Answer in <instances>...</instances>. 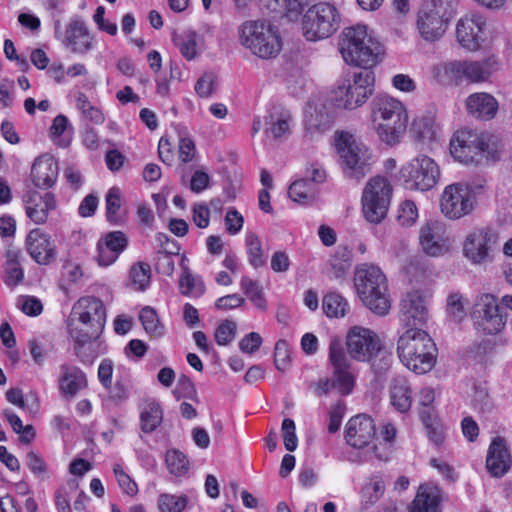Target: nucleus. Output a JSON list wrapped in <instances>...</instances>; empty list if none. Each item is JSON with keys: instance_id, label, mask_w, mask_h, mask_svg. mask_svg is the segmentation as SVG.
Returning <instances> with one entry per match:
<instances>
[{"instance_id": "43", "label": "nucleus", "mask_w": 512, "mask_h": 512, "mask_svg": "<svg viewBox=\"0 0 512 512\" xmlns=\"http://www.w3.org/2000/svg\"><path fill=\"white\" fill-rule=\"evenodd\" d=\"M139 320L149 335L160 337L164 334V326L160 323L158 314L152 307H143L139 314Z\"/></svg>"}, {"instance_id": "15", "label": "nucleus", "mask_w": 512, "mask_h": 512, "mask_svg": "<svg viewBox=\"0 0 512 512\" xmlns=\"http://www.w3.org/2000/svg\"><path fill=\"white\" fill-rule=\"evenodd\" d=\"M498 242L497 233L489 227L476 228L465 237L463 255L474 265L493 260V247Z\"/></svg>"}, {"instance_id": "41", "label": "nucleus", "mask_w": 512, "mask_h": 512, "mask_svg": "<svg viewBox=\"0 0 512 512\" xmlns=\"http://www.w3.org/2000/svg\"><path fill=\"white\" fill-rule=\"evenodd\" d=\"M162 410L154 401L148 402L140 414L141 429L146 433L154 431L162 422Z\"/></svg>"}, {"instance_id": "34", "label": "nucleus", "mask_w": 512, "mask_h": 512, "mask_svg": "<svg viewBox=\"0 0 512 512\" xmlns=\"http://www.w3.org/2000/svg\"><path fill=\"white\" fill-rule=\"evenodd\" d=\"M59 389L66 397H74L87 386L85 373L76 366L62 365Z\"/></svg>"}, {"instance_id": "39", "label": "nucleus", "mask_w": 512, "mask_h": 512, "mask_svg": "<svg viewBox=\"0 0 512 512\" xmlns=\"http://www.w3.org/2000/svg\"><path fill=\"white\" fill-rule=\"evenodd\" d=\"M20 252L10 250L7 252L5 263L4 282L11 287L18 285L24 277V272L20 264Z\"/></svg>"}, {"instance_id": "64", "label": "nucleus", "mask_w": 512, "mask_h": 512, "mask_svg": "<svg viewBox=\"0 0 512 512\" xmlns=\"http://www.w3.org/2000/svg\"><path fill=\"white\" fill-rule=\"evenodd\" d=\"M110 249L119 255L127 246V239L123 232L115 231L108 233L102 240Z\"/></svg>"}, {"instance_id": "55", "label": "nucleus", "mask_w": 512, "mask_h": 512, "mask_svg": "<svg viewBox=\"0 0 512 512\" xmlns=\"http://www.w3.org/2000/svg\"><path fill=\"white\" fill-rule=\"evenodd\" d=\"M113 472L117 482L123 492L129 496H134L138 492V486L134 480L123 470L119 464L113 466Z\"/></svg>"}, {"instance_id": "25", "label": "nucleus", "mask_w": 512, "mask_h": 512, "mask_svg": "<svg viewBox=\"0 0 512 512\" xmlns=\"http://www.w3.org/2000/svg\"><path fill=\"white\" fill-rule=\"evenodd\" d=\"M56 208V200L52 193L40 194L31 192L25 198L26 214L35 224H44L49 212Z\"/></svg>"}, {"instance_id": "54", "label": "nucleus", "mask_w": 512, "mask_h": 512, "mask_svg": "<svg viewBox=\"0 0 512 512\" xmlns=\"http://www.w3.org/2000/svg\"><path fill=\"white\" fill-rule=\"evenodd\" d=\"M130 278L136 289L144 290L150 282V266L144 263L134 265L130 271Z\"/></svg>"}, {"instance_id": "58", "label": "nucleus", "mask_w": 512, "mask_h": 512, "mask_svg": "<svg viewBox=\"0 0 512 512\" xmlns=\"http://www.w3.org/2000/svg\"><path fill=\"white\" fill-rule=\"evenodd\" d=\"M295 423L292 419L286 418L282 422V433L284 446L288 451H294L297 448L298 439L295 433Z\"/></svg>"}, {"instance_id": "6", "label": "nucleus", "mask_w": 512, "mask_h": 512, "mask_svg": "<svg viewBox=\"0 0 512 512\" xmlns=\"http://www.w3.org/2000/svg\"><path fill=\"white\" fill-rule=\"evenodd\" d=\"M450 153L464 164L479 163L484 157L491 160L498 158L496 145L490 135L470 129H462L454 134L450 141Z\"/></svg>"}, {"instance_id": "40", "label": "nucleus", "mask_w": 512, "mask_h": 512, "mask_svg": "<svg viewBox=\"0 0 512 512\" xmlns=\"http://www.w3.org/2000/svg\"><path fill=\"white\" fill-rule=\"evenodd\" d=\"M271 12L285 13L287 17L297 16L306 5V0H259Z\"/></svg>"}, {"instance_id": "57", "label": "nucleus", "mask_w": 512, "mask_h": 512, "mask_svg": "<svg viewBox=\"0 0 512 512\" xmlns=\"http://www.w3.org/2000/svg\"><path fill=\"white\" fill-rule=\"evenodd\" d=\"M290 363V351L284 340H279L275 345L274 364L279 371H285Z\"/></svg>"}, {"instance_id": "10", "label": "nucleus", "mask_w": 512, "mask_h": 512, "mask_svg": "<svg viewBox=\"0 0 512 512\" xmlns=\"http://www.w3.org/2000/svg\"><path fill=\"white\" fill-rule=\"evenodd\" d=\"M340 16L337 9L327 2L310 7L302 18V32L309 41H318L330 37L337 31Z\"/></svg>"}, {"instance_id": "47", "label": "nucleus", "mask_w": 512, "mask_h": 512, "mask_svg": "<svg viewBox=\"0 0 512 512\" xmlns=\"http://www.w3.org/2000/svg\"><path fill=\"white\" fill-rule=\"evenodd\" d=\"M385 483L380 475L371 476L362 489V496L366 504L376 503L384 494Z\"/></svg>"}, {"instance_id": "45", "label": "nucleus", "mask_w": 512, "mask_h": 512, "mask_svg": "<svg viewBox=\"0 0 512 512\" xmlns=\"http://www.w3.org/2000/svg\"><path fill=\"white\" fill-rule=\"evenodd\" d=\"M165 462L169 472L176 477L186 475L189 470L187 457L177 449H171L166 452Z\"/></svg>"}, {"instance_id": "38", "label": "nucleus", "mask_w": 512, "mask_h": 512, "mask_svg": "<svg viewBox=\"0 0 512 512\" xmlns=\"http://www.w3.org/2000/svg\"><path fill=\"white\" fill-rule=\"evenodd\" d=\"M322 309L328 317L340 318L348 313L349 304L340 294L330 292L323 297Z\"/></svg>"}, {"instance_id": "21", "label": "nucleus", "mask_w": 512, "mask_h": 512, "mask_svg": "<svg viewBox=\"0 0 512 512\" xmlns=\"http://www.w3.org/2000/svg\"><path fill=\"white\" fill-rule=\"evenodd\" d=\"M30 257L39 265H50L56 261L57 249L51 236L40 229L31 230L25 241Z\"/></svg>"}, {"instance_id": "9", "label": "nucleus", "mask_w": 512, "mask_h": 512, "mask_svg": "<svg viewBox=\"0 0 512 512\" xmlns=\"http://www.w3.org/2000/svg\"><path fill=\"white\" fill-rule=\"evenodd\" d=\"M375 76L371 70L354 73L331 92V101L340 109L354 110L362 106L374 91Z\"/></svg>"}, {"instance_id": "48", "label": "nucleus", "mask_w": 512, "mask_h": 512, "mask_svg": "<svg viewBox=\"0 0 512 512\" xmlns=\"http://www.w3.org/2000/svg\"><path fill=\"white\" fill-rule=\"evenodd\" d=\"M188 504L186 495H174L163 493L158 498V509L160 512H183Z\"/></svg>"}, {"instance_id": "33", "label": "nucleus", "mask_w": 512, "mask_h": 512, "mask_svg": "<svg viewBox=\"0 0 512 512\" xmlns=\"http://www.w3.org/2000/svg\"><path fill=\"white\" fill-rule=\"evenodd\" d=\"M441 499V490L437 486L422 485L409 506V512H441Z\"/></svg>"}, {"instance_id": "46", "label": "nucleus", "mask_w": 512, "mask_h": 512, "mask_svg": "<svg viewBox=\"0 0 512 512\" xmlns=\"http://www.w3.org/2000/svg\"><path fill=\"white\" fill-rule=\"evenodd\" d=\"M180 291L186 296H201L204 293L203 282L196 278L190 270L185 267L179 279Z\"/></svg>"}, {"instance_id": "51", "label": "nucleus", "mask_w": 512, "mask_h": 512, "mask_svg": "<svg viewBox=\"0 0 512 512\" xmlns=\"http://www.w3.org/2000/svg\"><path fill=\"white\" fill-rule=\"evenodd\" d=\"M420 418L426 427L429 439L435 445L442 444L445 438L444 428L442 425L436 423L434 413H426L425 411H420Z\"/></svg>"}, {"instance_id": "2", "label": "nucleus", "mask_w": 512, "mask_h": 512, "mask_svg": "<svg viewBox=\"0 0 512 512\" xmlns=\"http://www.w3.org/2000/svg\"><path fill=\"white\" fill-rule=\"evenodd\" d=\"M105 322L103 302L93 296L82 297L73 305L68 318L69 334L76 344L83 346L99 338Z\"/></svg>"}, {"instance_id": "35", "label": "nucleus", "mask_w": 512, "mask_h": 512, "mask_svg": "<svg viewBox=\"0 0 512 512\" xmlns=\"http://www.w3.org/2000/svg\"><path fill=\"white\" fill-rule=\"evenodd\" d=\"M407 113L404 105L399 100L390 96H379L373 101V123L384 122Z\"/></svg>"}, {"instance_id": "19", "label": "nucleus", "mask_w": 512, "mask_h": 512, "mask_svg": "<svg viewBox=\"0 0 512 512\" xmlns=\"http://www.w3.org/2000/svg\"><path fill=\"white\" fill-rule=\"evenodd\" d=\"M497 70V61L486 58L479 61H453L447 64L446 71L457 80L482 83L489 80Z\"/></svg>"}, {"instance_id": "18", "label": "nucleus", "mask_w": 512, "mask_h": 512, "mask_svg": "<svg viewBox=\"0 0 512 512\" xmlns=\"http://www.w3.org/2000/svg\"><path fill=\"white\" fill-rule=\"evenodd\" d=\"M430 298L431 294L427 290H413L403 296L400 302V317L408 328H419L427 322Z\"/></svg>"}, {"instance_id": "44", "label": "nucleus", "mask_w": 512, "mask_h": 512, "mask_svg": "<svg viewBox=\"0 0 512 512\" xmlns=\"http://www.w3.org/2000/svg\"><path fill=\"white\" fill-rule=\"evenodd\" d=\"M289 196L294 202L306 203L315 197V185L308 179L294 181L289 187Z\"/></svg>"}, {"instance_id": "3", "label": "nucleus", "mask_w": 512, "mask_h": 512, "mask_svg": "<svg viewBox=\"0 0 512 512\" xmlns=\"http://www.w3.org/2000/svg\"><path fill=\"white\" fill-rule=\"evenodd\" d=\"M400 361L416 374L429 372L436 363L437 348L430 335L421 328H408L397 342Z\"/></svg>"}, {"instance_id": "13", "label": "nucleus", "mask_w": 512, "mask_h": 512, "mask_svg": "<svg viewBox=\"0 0 512 512\" xmlns=\"http://www.w3.org/2000/svg\"><path fill=\"white\" fill-rule=\"evenodd\" d=\"M476 203L473 190L461 183L446 186L439 199L441 213L450 220H458L471 214Z\"/></svg>"}, {"instance_id": "7", "label": "nucleus", "mask_w": 512, "mask_h": 512, "mask_svg": "<svg viewBox=\"0 0 512 512\" xmlns=\"http://www.w3.org/2000/svg\"><path fill=\"white\" fill-rule=\"evenodd\" d=\"M456 13V0H430L417 13L416 27L420 37L434 42L446 33Z\"/></svg>"}, {"instance_id": "36", "label": "nucleus", "mask_w": 512, "mask_h": 512, "mask_svg": "<svg viewBox=\"0 0 512 512\" xmlns=\"http://www.w3.org/2000/svg\"><path fill=\"white\" fill-rule=\"evenodd\" d=\"M390 401L392 406L401 413H405L411 408V389L405 378H393L390 385Z\"/></svg>"}, {"instance_id": "62", "label": "nucleus", "mask_w": 512, "mask_h": 512, "mask_svg": "<svg viewBox=\"0 0 512 512\" xmlns=\"http://www.w3.org/2000/svg\"><path fill=\"white\" fill-rule=\"evenodd\" d=\"M17 306L27 315L37 316L42 312V303L39 299L32 296H22L19 298Z\"/></svg>"}, {"instance_id": "20", "label": "nucleus", "mask_w": 512, "mask_h": 512, "mask_svg": "<svg viewBox=\"0 0 512 512\" xmlns=\"http://www.w3.org/2000/svg\"><path fill=\"white\" fill-rule=\"evenodd\" d=\"M419 243L422 251L430 257L443 256L450 250L445 225L437 220L428 221L421 226Z\"/></svg>"}, {"instance_id": "52", "label": "nucleus", "mask_w": 512, "mask_h": 512, "mask_svg": "<svg viewBox=\"0 0 512 512\" xmlns=\"http://www.w3.org/2000/svg\"><path fill=\"white\" fill-rule=\"evenodd\" d=\"M26 464L31 472L41 481L50 478L48 467L44 459L34 451H29L26 456Z\"/></svg>"}, {"instance_id": "8", "label": "nucleus", "mask_w": 512, "mask_h": 512, "mask_svg": "<svg viewBox=\"0 0 512 512\" xmlns=\"http://www.w3.org/2000/svg\"><path fill=\"white\" fill-rule=\"evenodd\" d=\"M340 167L350 180L360 181L371 171L372 151L348 133H340L337 140Z\"/></svg>"}, {"instance_id": "24", "label": "nucleus", "mask_w": 512, "mask_h": 512, "mask_svg": "<svg viewBox=\"0 0 512 512\" xmlns=\"http://www.w3.org/2000/svg\"><path fill=\"white\" fill-rule=\"evenodd\" d=\"M62 44L77 54H85L93 47V37L81 19H73L66 26Z\"/></svg>"}, {"instance_id": "28", "label": "nucleus", "mask_w": 512, "mask_h": 512, "mask_svg": "<svg viewBox=\"0 0 512 512\" xmlns=\"http://www.w3.org/2000/svg\"><path fill=\"white\" fill-rule=\"evenodd\" d=\"M465 106L469 115L480 120L493 119L499 108L496 98L485 92L469 95L465 101Z\"/></svg>"}, {"instance_id": "14", "label": "nucleus", "mask_w": 512, "mask_h": 512, "mask_svg": "<svg viewBox=\"0 0 512 512\" xmlns=\"http://www.w3.org/2000/svg\"><path fill=\"white\" fill-rule=\"evenodd\" d=\"M472 319L477 330L492 335L504 328L506 314L493 295L484 294L474 305Z\"/></svg>"}, {"instance_id": "29", "label": "nucleus", "mask_w": 512, "mask_h": 512, "mask_svg": "<svg viewBox=\"0 0 512 512\" xmlns=\"http://www.w3.org/2000/svg\"><path fill=\"white\" fill-rule=\"evenodd\" d=\"M510 455L502 438L492 441L487 459L486 467L494 477H502L510 468Z\"/></svg>"}, {"instance_id": "22", "label": "nucleus", "mask_w": 512, "mask_h": 512, "mask_svg": "<svg viewBox=\"0 0 512 512\" xmlns=\"http://www.w3.org/2000/svg\"><path fill=\"white\" fill-rule=\"evenodd\" d=\"M484 26L485 20L479 15L472 14L461 18L456 25L457 41L469 51L478 50L484 41Z\"/></svg>"}, {"instance_id": "26", "label": "nucleus", "mask_w": 512, "mask_h": 512, "mask_svg": "<svg viewBox=\"0 0 512 512\" xmlns=\"http://www.w3.org/2000/svg\"><path fill=\"white\" fill-rule=\"evenodd\" d=\"M292 114L283 109H273L265 116L264 133L275 141L286 140L292 132Z\"/></svg>"}, {"instance_id": "37", "label": "nucleus", "mask_w": 512, "mask_h": 512, "mask_svg": "<svg viewBox=\"0 0 512 512\" xmlns=\"http://www.w3.org/2000/svg\"><path fill=\"white\" fill-rule=\"evenodd\" d=\"M106 217L107 220L114 225L123 224L126 220V214L122 210V200L120 189L112 187L106 194Z\"/></svg>"}, {"instance_id": "17", "label": "nucleus", "mask_w": 512, "mask_h": 512, "mask_svg": "<svg viewBox=\"0 0 512 512\" xmlns=\"http://www.w3.org/2000/svg\"><path fill=\"white\" fill-rule=\"evenodd\" d=\"M329 361L333 367L332 378L335 389L344 396L351 394L356 378L350 371V363L343 351L341 340L337 337L330 340Z\"/></svg>"}, {"instance_id": "59", "label": "nucleus", "mask_w": 512, "mask_h": 512, "mask_svg": "<svg viewBox=\"0 0 512 512\" xmlns=\"http://www.w3.org/2000/svg\"><path fill=\"white\" fill-rule=\"evenodd\" d=\"M236 333V324L232 321H224L221 323L215 332V340L219 345H227L230 343Z\"/></svg>"}, {"instance_id": "4", "label": "nucleus", "mask_w": 512, "mask_h": 512, "mask_svg": "<svg viewBox=\"0 0 512 512\" xmlns=\"http://www.w3.org/2000/svg\"><path fill=\"white\" fill-rule=\"evenodd\" d=\"M354 286L359 298L373 313L383 316L389 312L388 281L378 266L368 263L358 265L354 273Z\"/></svg>"}, {"instance_id": "11", "label": "nucleus", "mask_w": 512, "mask_h": 512, "mask_svg": "<svg viewBox=\"0 0 512 512\" xmlns=\"http://www.w3.org/2000/svg\"><path fill=\"white\" fill-rule=\"evenodd\" d=\"M393 187L384 176H374L366 183L362 192V209L364 217L370 223L378 224L387 215Z\"/></svg>"}, {"instance_id": "12", "label": "nucleus", "mask_w": 512, "mask_h": 512, "mask_svg": "<svg viewBox=\"0 0 512 512\" xmlns=\"http://www.w3.org/2000/svg\"><path fill=\"white\" fill-rule=\"evenodd\" d=\"M401 177L408 189L428 191L440 178L438 164L427 155H418L401 168Z\"/></svg>"}, {"instance_id": "23", "label": "nucleus", "mask_w": 512, "mask_h": 512, "mask_svg": "<svg viewBox=\"0 0 512 512\" xmlns=\"http://www.w3.org/2000/svg\"><path fill=\"white\" fill-rule=\"evenodd\" d=\"M375 437V424L371 417L358 415L347 423L346 441L354 448L361 449L367 446Z\"/></svg>"}, {"instance_id": "31", "label": "nucleus", "mask_w": 512, "mask_h": 512, "mask_svg": "<svg viewBox=\"0 0 512 512\" xmlns=\"http://www.w3.org/2000/svg\"><path fill=\"white\" fill-rule=\"evenodd\" d=\"M413 138L422 145L430 147L438 137L439 126L431 113L422 114L413 119L411 124Z\"/></svg>"}, {"instance_id": "53", "label": "nucleus", "mask_w": 512, "mask_h": 512, "mask_svg": "<svg viewBox=\"0 0 512 512\" xmlns=\"http://www.w3.org/2000/svg\"><path fill=\"white\" fill-rule=\"evenodd\" d=\"M345 256V254H343ZM350 267V263L348 262V258L339 257L338 255H334L327 264V275L331 279L342 280Z\"/></svg>"}, {"instance_id": "1", "label": "nucleus", "mask_w": 512, "mask_h": 512, "mask_svg": "<svg viewBox=\"0 0 512 512\" xmlns=\"http://www.w3.org/2000/svg\"><path fill=\"white\" fill-rule=\"evenodd\" d=\"M344 62L370 70L382 61L383 46L369 32L365 25L345 27L337 43Z\"/></svg>"}, {"instance_id": "61", "label": "nucleus", "mask_w": 512, "mask_h": 512, "mask_svg": "<svg viewBox=\"0 0 512 512\" xmlns=\"http://www.w3.org/2000/svg\"><path fill=\"white\" fill-rule=\"evenodd\" d=\"M216 76L213 73L203 74L195 85V91L200 97L208 98L214 90Z\"/></svg>"}, {"instance_id": "42", "label": "nucleus", "mask_w": 512, "mask_h": 512, "mask_svg": "<svg viewBox=\"0 0 512 512\" xmlns=\"http://www.w3.org/2000/svg\"><path fill=\"white\" fill-rule=\"evenodd\" d=\"M75 98L76 108L81 112L84 119L97 125L102 124L105 121L103 112L98 107L92 105L84 93H76Z\"/></svg>"}, {"instance_id": "56", "label": "nucleus", "mask_w": 512, "mask_h": 512, "mask_svg": "<svg viewBox=\"0 0 512 512\" xmlns=\"http://www.w3.org/2000/svg\"><path fill=\"white\" fill-rule=\"evenodd\" d=\"M418 218V209L411 200H405L399 207L398 220L403 226H410Z\"/></svg>"}, {"instance_id": "49", "label": "nucleus", "mask_w": 512, "mask_h": 512, "mask_svg": "<svg viewBox=\"0 0 512 512\" xmlns=\"http://www.w3.org/2000/svg\"><path fill=\"white\" fill-rule=\"evenodd\" d=\"M249 263L254 268L262 267L265 264L262 243L254 233H248L245 239Z\"/></svg>"}, {"instance_id": "30", "label": "nucleus", "mask_w": 512, "mask_h": 512, "mask_svg": "<svg viewBox=\"0 0 512 512\" xmlns=\"http://www.w3.org/2000/svg\"><path fill=\"white\" fill-rule=\"evenodd\" d=\"M379 139L387 145L398 144L408 124V113L384 122L373 123Z\"/></svg>"}, {"instance_id": "63", "label": "nucleus", "mask_w": 512, "mask_h": 512, "mask_svg": "<svg viewBox=\"0 0 512 512\" xmlns=\"http://www.w3.org/2000/svg\"><path fill=\"white\" fill-rule=\"evenodd\" d=\"M62 279L68 284H76L83 276L82 269L79 264L66 261L62 266Z\"/></svg>"}, {"instance_id": "16", "label": "nucleus", "mask_w": 512, "mask_h": 512, "mask_svg": "<svg viewBox=\"0 0 512 512\" xmlns=\"http://www.w3.org/2000/svg\"><path fill=\"white\" fill-rule=\"evenodd\" d=\"M346 347L352 359L367 362L379 354L382 343L374 331L361 326H354L347 333Z\"/></svg>"}, {"instance_id": "27", "label": "nucleus", "mask_w": 512, "mask_h": 512, "mask_svg": "<svg viewBox=\"0 0 512 512\" xmlns=\"http://www.w3.org/2000/svg\"><path fill=\"white\" fill-rule=\"evenodd\" d=\"M58 177V164L49 154L37 157L31 168V179L35 186L48 189L52 187Z\"/></svg>"}, {"instance_id": "50", "label": "nucleus", "mask_w": 512, "mask_h": 512, "mask_svg": "<svg viewBox=\"0 0 512 512\" xmlns=\"http://www.w3.org/2000/svg\"><path fill=\"white\" fill-rule=\"evenodd\" d=\"M197 40L198 35L194 31H186L183 35L174 39L182 56L187 60H193L197 56Z\"/></svg>"}, {"instance_id": "60", "label": "nucleus", "mask_w": 512, "mask_h": 512, "mask_svg": "<svg viewBox=\"0 0 512 512\" xmlns=\"http://www.w3.org/2000/svg\"><path fill=\"white\" fill-rule=\"evenodd\" d=\"M155 269L158 273L171 276L174 271V256L173 254L159 251L156 256Z\"/></svg>"}, {"instance_id": "32", "label": "nucleus", "mask_w": 512, "mask_h": 512, "mask_svg": "<svg viewBox=\"0 0 512 512\" xmlns=\"http://www.w3.org/2000/svg\"><path fill=\"white\" fill-rule=\"evenodd\" d=\"M332 123V117L322 103H310L305 111V128L311 136L327 131Z\"/></svg>"}, {"instance_id": "5", "label": "nucleus", "mask_w": 512, "mask_h": 512, "mask_svg": "<svg viewBox=\"0 0 512 512\" xmlns=\"http://www.w3.org/2000/svg\"><path fill=\"white\" fill-rule=\"evenodd\" d=\"M240 45L261 59H273L282 50L278 28L267 20H247L237 29Z\"/></svg>"}]
</instances>
